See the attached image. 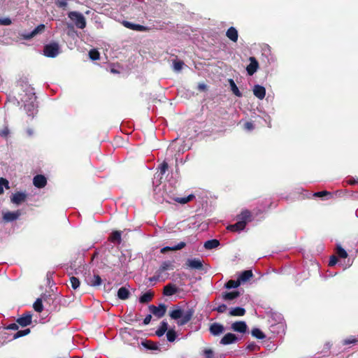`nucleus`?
Wrapping results in <instances>:
<instances>
[{
	"label": "nucleus",
	"mask_w": 358,
	"mask_h": 358,
	"mask_svg": "<svg viewBox=\"0 0 358 358\" xmlns=\"http://www.w3.org/2000/svg\"><path fill=\"white\" fill-rule=\"evenodd\" d=\"M194 311L191 309L185 310L178 308L171 310L169 315L173 320H178V325L182 326L191 320Z\"/></svg>",
	"instance_id": "obj_1"
},
{
	"label": "nucleus",
	"mask_w": 358,
	"mask_h": 358,
	"mask_svg": "<svg viewBox=\"0 0 358 358\" xmlns=\"http://www.w3.org/2000/svg\"><path fill=\"white\" fill-rule=\"evenodd\" d=\"M24 92V95L22 96L21 101L24 103V106L26 110H27L29 113V115H33L36 110V96H35V93L33 91H23Z\"/></svg>",
	"instance_id": "obj_2"
},
{
	"label": "nucleus",
	"mask_w": 358,
	"mask_h": 358,
	"mask_svg": "<svg viewBox=\"0 0 358 358\" xmlns=\"http://www.w3.org/2000/svg\"><path fill=\"white\" fill-rule=\"evenodd\" d=\"M68 17L74 23L75 26L80 29L86 27V20L84 15L78 11H70Z\"/></svg>",
	"instance_id": "obj_3"
},
{
	"label": "nucleus",
	"mask_w": 358,
	"mask_h": 358,
	"mask_svg": "<svg viewBox=\"0 0 358 358\" xmlns=\"http://www.w3.org/2000/svg\"><path fill=\"white\" fill-rule=\"evenodd\" d=\"M59 53V45L56 42H52L44 46L43 54L48 57L54 58Z\"/></svg>",
	"instance_id": "obj_4"
},
{
	"label": "nucleus",
	"mask_w": 358,
	"mask_h": 358,
	"mask_svg": "<svg viewBox=\"0 0 358 358\" xmlns=\"http://www.w3.org/2000/svg\"><path fill=\"white\" fill-rule=\"evenodd\" d=\"M150 311L158 318L163 317L166 311V306L164 304H160L159 306L151 305L149 306Z\"/></svg>",
	"instance_id": "obj_5"
},
{
	"label": "nucleus",
	"mask_w": 358,
	"mask_h": 358,
	"mask_svg": "<svg viewBox=\"0 0 358 358\" xmlns=\"http://www.w3.org/2000/svg\"><path fill=\"white\" fill-rule=\"evenodd\" d=\"M45 29V26L43 24H41L38 25L29 34H22V37L23 39L25 40H30L31 38H34L35 36L38 34H41L43 32H44Z\"/></svg>",
	"instance_id": "obj_6"
},
{
	"label": "nucleus",
	"mask_w": 358,
	"mask_h": 358,
	"mask_svg": "<svg viewBox=\"0 0 358 358\" xmlns=\"http://www.w3.org/2000/svg\"><path fill=\"white\" fill-rule=\"evenodd\" d=\"M21 215L20 210L15 212H6L3 214V218L6 222H12L17 220Z\"/></svg>",
	"instance_id": "obj_7"
},
{
	"label": "nucleus",
	"mask_w": 358,
	"mask_h": 358,
	"mask_svg": "<svg viewBox=\"0 0 358 358\" xmlns=\"http://www.w3.org/2000/svg\"><path fill=\"white\" fill-rule=\"evenodd\" d=\"M238 341V338L236 336L231 333H228L224 336V337L221 339L220 343L222 345H229L234 343H236Z\"/></svg>",
	"instance_id": "obj_8"
},
{
	"label": "nucleus",
	"mask_w": 358,
	"mask_h": 358,
	"mask_svg": "<svg viewBox=\"0 0 358 358\" xmlns=\"http://www.w3.org/2000/svg\"><path fill=\"white\" fill-rule=\"evenodd\" d=\"M231 329L234 331L245 333L247 330V324L243 321L236 322L231 324Z\"/></svg>",
	"instance_id": "obj_9"
},
{
	"label": "nucleus",
	"mask_w": 358,
	"mask_h": 358,
	"mask_svg": "<svg viewBox=\"0 0 358 358\" xmlns=\"http://www.w3.org/2000/svg\"><path fill=\"white\" fill-rule=\"evenodd\" d=\"M250 63L247 66L246 69H247L248 73L251 76L257 71L258 66H259V64L255 57H250Z\"/></svg>",
	"instance_id": "obj_10"
},
{
	"label": "nucleus",
	"mask_w": 358,
	"mask_h": 358,
	"mask_svg": "<svg viewBox=\"0 0 358 358\" xmlns=\"http://www.w3.org/2000/svg\"><path fill=\"white\" fill-rule=\"evenodd\" d=\"M224 331V327L219 323H213L210 327V331L214 336L220 335Z\"/></svg>",
	"instance_id": "obj_11"
},
{
	"label": "nucleus",
	"mask_w": 358,
	"mask_h": 358,
	"mask_svg": "<svg viewBox=\"0 0 358 358\" xmlns=\"http://www.w3.org/2000/svg\"><path fill=\"white\" fill-rule=\"evenodd\" d=\"M123 24L125 27L135 31H143L148 29V28L145 26L134 24L128 21H124Z\"/></svg>",
	"instance_id": "obj_12"
},
{
	"label": "nucleus",
	"mask_w": 358,
	"mask_h": 358,
	"mask_svg": "<svg viewBox=\"0 0 358 358\" xmlns=\"http://www.w3.org/2000/svg\"><path fill=\"white\" fill-rule=\"evenodd\" d=\"M186 264L188 267L193 269H201L203 266L201 261L199 259H189Z\"/></svg>",
	"instance_id": "obj_13"
},
{
	"label": "nucleus",
	"mask_w": 358,
	"mask_h": 358,
	"mask_svg": "<svg viewBox=\"0 0 358 358\" xmlns=\"http://www.w3.org/2000/svg\"><path fill=\"white\" fill-rule=\"evenodd\" d=\"M33 182L36 187L42 188L45 186L47 180L45 176L37 175L34 178Z\"/></svg>",
	"instance_id": "obj_14"
},
{
	"label": "nucleus",
	"mask_w": 358,
	"mask_h": 358,
	"mask_svg": "<svg viewBox=\"0 0 358 358\" xmlns=\"http://www.w3.org/2000/svg\"><path fill=\"white\" fill-rule=\"evenodd\" d=\"M226 36H227V38L229 39H230L233 42L236 43L238 41V31L234 27H231L227 29V31L226 32Z\"/></svg>",
	"instance_id": "obj_15"
},
{
	"label": "nucleus",
	"mask_w": 358,
	"mask_h": 358,
	"mask_svg": "<svg viewBox=\"0 0 358 358\" xmlns=\"http://www.w3.org/2000/svg\"><path fill=\"white\" fill-rule=\"evenodd\" d=\"M25 199H26V194H25L22 193V192H17V193L14 194L11 196L10 199H11V201L13 203L19 205L21 203L24 202L25 201Z\"/></svg>",
	"instance_id": "obj_16"
},
{
	"label": "nucleus",
	"mask_w": 358,
	"mask_h": 358,
	"mask_svg": "<svg viewBox=\"0 0 358 358\" xmlns=\"http://www.w3.org/2000/svg\"><path fill=\"white\" fill-rule=\"evenodd\" d=\"M245 227V221L238 220L236 224L227 227V229L231 231H240Z\"/></svg>",
	"instance_id": "obj_17"
},
{
	"label": "nucleus",
	"mask_w": 358,
	"mask_h": 358,
	"mask_svg": "<svg viewBox=\"0 0 358 358\" xmlns=\"http://www.w3.org/2000/svg\"><path fill=\"white\" fill-rule=\"evenodd\" d=\"M178 291V288L176 285L172 284H168L164 288V294L166 296H171L176 294Z\"/></svg>",
	"instance_id": "obj_18"
},
{
	"label": "nucleus",
	"mask_w": 358,
	"mask_h": 358,
	"mask_svg": "<svg viewBox=\"0 0 358 358\" xmlns=\"http://www.w3.org/2000/svg\"><path fill=\"white\" fill-rule=\"evenodd\" d=\"M17 323L22 327H26L31 322V315H26L17 319Z\"/></svg>",
	"instance_id": "obj_19"
},
{
	"label": "nucleus",
	"mask_w": 358,
	"mask_h": 358,
	"mask_svg": "<svg viewBox=\"0 0 358 358\" xmlns=\"http://www.w3.org/2000/svg\"><path fill=\"white\" fill-rule=\"evenodd\" d=\"M129 291L125 287H122L119 289L117 292V296L119 299L122 300H125L129 298Z\"/></svg>",
	"instance_id": "obj_20"
},
{
	"label": "nucleus",
	"mask_w": 358,
	"mask_h": 358,
	"mask_svg": "<svg viewBox=\"0 0 358 358\" xmlns=\"http://www.w3.org/2000/svg\"><path fill=\"white\" fill-rule=\"evenodd\" d=\"M252 277V272L250 270L244 271L241 273V275L238 277V280H241V282H246L249 279H250Z\"/></svg>",
	"instance_id": "obj_21"
},
{
	"label": "nucleus",
	"mask_w": 358,
	"mask_h": 358,
	"mask_svg": "<svg viewBox=\"0 0 358 358\" xmlns=\"http://www.w3.org/2000/svg\"><path fill=\"white\" fill-rule=\"evenodd\" d=\"M220 245V242L216 239L209 240L205 242L204 248L207 250L216 248Z\"/></svg>",
	"instance_id": "obj_22"
},
{
	"label": "nucleus",
	"mask_w": 358,
	"mask_h": 358,
	"mask_svg": "<svg viewBox=\"0 0 358 358\" xmlns=\"http://www.w3.org/2000/svg\"><path fill=\"white\" fill-rule=\"evenodd\" d=\"M245 313V309L240 307L231 308L229 311V315L231 316H243Z\"/></svg>",
	"instance_id": "obj_23"
},
{
	"label": "nucleus",
	"mask_w": 358,
	"mask_h": 358,
	"mask_svg": "<svg viewBox=\"0 0 358 358\" xmlns=\"http://www.w3.org/2000/svg\"><path fill=\"white\" fill-rule=\"evenodd\" d=\"M168 331V324L166 322L163 321L158 330L156 331V335L159 337L162 336L166 331Z\"/></svg>",
	"instance_id": "obj_24"
},
{
	"label": "nucleus",
	"mask_w": 358,
	"mask_h": 358,
	"mask_svg": "<svg viewBox=\"0 0 358 358\" xmlns=\"http://www.w3.org/2000/svg\"><path fill=\"white\" fill-rule=\"evenodd\" d=\"M251 213L248 210H243L238 216L240 221H245V224L250 221Z\"/></svg>",
	"instance_id": "obj_25"
},
{
	"label": "nucleus",
	"mask_w": 358,
	"mask_h": 358,
	"mask_svg": "<svg viewBox=\"0 0 358 358\" xmlns=\"http://www.w3.org/2000/svg\"><path fill=\"white\" fill-rule=\"evenodd\" d=\"M153 293L151 292H148L143 294L139 299V301L141 303H145L150 301L152 299Z\"/></svg>",
	"instance_id": "obj_26"
},
{
	"label": "nucleus",
	"mask_w": 358,
	"mask_h": 358,
	"mask_svg": "<svg viewBox=\"0 0 358 358\" xmlns=\"http://www.w3.org/2000/svg\"><path fill=\"white\" fill-rule=\"evenodd\" d=\"M101 283V279L99 275H93L90 280H88V284L92 286L100 285Z\"/></svg>",
	"instance_id": "obj_27"
},
{
	"label": "nucleus",
	"mask_w": 358,
	"mask_h": 358,
	"mask_svg": "<svg viewBox=\"0 0 358 358\" xmlns=\"http://www.w3.org/2000/svg\"><path fill=\"white\" fill-rule=\"evenodd\" d=\"M110 240L114 243H115V242H117L118 243H120L121 232L119 231H115L113 232L111 236H110Z\"/></svg>",
	"instance_id": "obj_28"
},
{
	"label": "nucleus",
	"mask_w": 358,
	"mask_h": 358,
	"mask_svg": "<svg viewBox=\"0 0 358 358\" xmlns=\"http://www.w3.org/2000/svg\"><path fill=\"white\" fill-rule=\"evenodd\" d=\"M239 296L238 292H227L225 293L223 295V299L224 300H232Z\"/></svg>",
	"instance_id": "obj_29"
},
{
	"label": "nucleus",
	"mask_w": 358,
	"mask_h": 358,
	"mask_svg": "<svg viewBox=\"0 0 358 358\" xmlns=\"http://www.w3.org/2000/svg\"><path fill=\"white\" fill-rule=\"evenodd\" d=\"M33 307L36 312L41 313L43 310V306L41 299H37V300L34 302Z\"/></svg>",
	"instance_id": "obj_30"
},
{
	"label": "nucleus",
	"mask_w": 358,
	"mask_h": 358,
	"mask_svg": "<svg viewBox=\"0 0 358 358\" xmlns=\"http://www.w3.org/2000/svg\"><path fill=\"white\" fill-rule=\"evenodd\" d=\"M240 285L241 280H238V279L237 280H230L227 282L226 287L228 289L236 288L240 286Z\"/></svg>",
	"instance_id": "obj_31"
},
{
	"label": "nucleus",
	"mask_w": 358,
	"mask_h": 358,
	"mask_svg": "<svg viewBox=\"0 0 358 358\" xmlns=\"http://www.w3.org/2000/svg\"><path fill=\"white\" fill-rule=\"evenodd\" d=\"M3 187L6 189H9V182L6 179L0 178V194H2L4 192Z\"/></svg>",
	"instance_id": "obj_32"
},
{
	"label": "nucleus",
	"mask_w": 358,
	"mask_h": 358,
	"mask_svg": "<svg viewBox=\"0 0 358 358\" xmlns=\"http://www.w3.org/2000/svg\"><path fill=\"white\" fill-rule=\"evenodd\" d=\"M166 338L169 342H173L176 338V333L173 329H169L166 332Z\"/></svg>",
	"instance_id": "obj_33"
},
{
	"label": "nucleus",
	"mask_w": 358,
	"mask_h": 358,
	"mask_svg": "<svg viewBox=\"0 0 358 358\" xmlns=\"http://www.w3.org/2000/svg\"><path fill=\"white\" fill-rule=\"evenodd\" d=\"M252 335L259 339H263L265 337L264 333L259 329H254L252 331Z\"/></svg>",
	"instance_id": "obj_34"
},
{
	"label": "nucleus",
	"mask_w": 358,
	"mask_h": 358,
	"mask_svg": "<svg viewBox=\"0 0 358 358\" xmlns=\"http://www.w3.org/2000/svg\"><path fill=\"white\" fill-rule=\"evenodd\" d=\"M193 198H194V195L190 194L187 197H183V198L177 197L174 200L180 203L184 204V203H186L190 201Z\"/></svg>",
	"instance_id": "obj_35"
},
{
	"label": "nucleus",
	"mask_w": 358,
	"mask_h": 358,
	"mask_svg": "<svg viewBox=\"0 0 358 358\" xmlns=\"http://www.w3.org/2000/svg\"><path fill=\"white\" fill-rule=\"evenodd\" d=\"M185 65V63L181 60H175L173 62V68L174 70L176 71H180L183 66Z\"/></svg>",
	"instance_id": "obj_36"
},
{
	"label": "nucleus",
	"mask_w": 358,
	"mask_h": 358,
	"mask_svg": "<svg viewBox=\"0 0 358 358\" xmlns=\"http://www.w3.org/2000/svg\"><path fill=\"white\" fill-rule=\"evenodd\" d=\"M70 283L72 288L74 289H77L80 286L79 280L74 276L70 278Z\"/></svg>",
	"instance_id": "obj_37"
},
{
	"label": "nucleus",
	"mask_w": 358,
	"mask_h": 358,
	"mask_svg": "<svg viewBox=\"0 0 358 358\" xmlns=\"http://www.w3.org/2000/svg\"><path fill=\"white\" fill-rule=\"evenodd\" d=\"M337 254L341 258H346L348 257L347 252L341 246H337Z\"/></svg>",
	"instance_id": "obj_38"
},
{
	"label": "nucleus",
	"mask_w": 358,
	"mask_h": 358,
	"mask_svg": "<svg viewBox=\"0 0 358 358\" xmlns=\"http://www.w3.org/2000/svg\"><path fill=\"white\" fill-rule=\"evenodd\" d=\"M89 55L92 60H97L100 57L99 52L96 50H91L89 52Z\"/></svg>",
	"instance_id": "obj_39"
},
{
	"label": "nucleus",
	"mask_w": 358,
	"mask_h": 358,
	"mask_svg": "<svg viewBox=\"0 0 358 358\" xmlns=\"http://www.w3.org/2000/svg\"><path fill=\"white\" fill-rule=\"evenodd\" d=\"M55 4L59 7L65 9L67 7L66 0H56Z\"/></svg>",
	"instance_id": "obj_40"
},
{
	"label": "nucleus",
	"mask_w": 358,
	"mask_h": 358,
	"mask_svg": "<svg viewBox=\"0 0 358 358\" xmlns=\"http://www.w3.org/2000/svg\"><path fill=\"white\" fill-rule=\"evenodd\" d=\"M29 332H30V330L29 329H27L23 331H19L14 335L13 337H14V338H17L19 337H21V336L28 334Z\"/></svg>",
	"instance_id": "obj_41"
},
{
	"label": "nucleus",
	"mask_w": 358,
	"mask_h": 358,
	"mask_svg": "<svg viewBox=\"0 0 358 358\" xmlns=\"http://www.w3.org/2000/svg\"><path fill=\"white\" fill-rule=\"evenodd\" d=\"M358 341V340L355 337H350L349 338L345 339L343 341V345H349V344H355Z\"/></svg>",
	"instance_id": "obj_42"
},
{
	"label": "nucleus",
	"mask_w": 358,
	"mask_h": 358,
	"mask_svg": "<svg viewBox=\"0 0 358 358\" xmlns=\"http://www.w3.org/2000/svg\"><path fill=\"white\" fill-rule=\"evenodd\" d=\"M254 94L259 98V99H262L264 98L266 95V91H253Z\"/></svg>",
	"instance_id": "obj_43"
},
{
	"label": "nucleus",
	"mask_w": 358,
	"mask_h": 358,
	"mask_svg": "<svg viewBox=\"0 0 358 358\" xmlns=\"http://www.w3.org/2000/svg\"><path fill=\"white\" fill-rule=\"evenodd\" d=\"M11 23H12L11 20L8 17L3 18V19L0 18V24L1 25L7 26V25H10Z\"/></svg>",
	"instance_id": "obj_44"
},
{
	"label": "nucleus",
	"mask_w": 358,
	"mask_h": 358,
	"mask_svg": "<svg viewBox=\"0 0 358 358\" xmlns=\"http://www.w3.org/2000/svg\"><path fill=\"white\" fill-rule=\"evenodd\" d=\"M244 129L247 131H252L254 129V125L252 122H247L244 124Z\"/></svg>",
	"instance_id": "obj_45"
},
{
	"label": "nucleus",
	"mask_w": 358,
	"mask_h": 358,
	"mask_svg": "<svg viewBox=\"0 0 358 358\" xmlns=\"http://www.w3.org/2000/svg\"><path fill=\"white\" fill-rule=\"evenodd\" d=\"M167 169H168V164L166 162H163L159 167L161 173L162 174L165 173Z\"/></svg>",
	"instance_id": "obj_46"
},
{
	"label": "nucleus",
	"mask_w": 358,
	"mask_h": 358,
	"mask_svg": "<svg viewBox=\"0 0 358 358\" xmlns=\"http://www.w3.org/2000/svg\"><path fill=\"white\" fill-rule=\"evenodd\" d=\"M228 83L231 87V90H238L233 79H228Z\"/></svg>",
	"instance_id": "obj_47"
},
{
	"label": "nucleus",
	"mask_w": 358,
	"mask_h": 358,
	"mask_svg": "<svg viewBox=\"0 0 358 358\" xmlns=\"http://www.w3.org/2000/svg\"><path fill=\"white\" fill-rule=\"evenodd\" d=\"M330 193L329 192L322 191V192H318L315 193L314 196H318V197H322V196H324L325 195H328Z\"/></svg>",
	"instance_id": "obj_48"
},
{
	"label": "nucleus",
	"mask_w": 358,
	"mask_h": 358,
	"mask_svg": "<svg viewBox=\"0 0 358 358\" xmlns=\"http://www.w3.org/2000/svg\"><path fill=\"white\" fill-rule=\"evenodd\" d=\"M185 246V243L184 242H180L177 245L173 247L174 250H178L182 249Z\"/></svg>",
	"instance_id": "obj_49"
},
{
	"label": "nucleus",
	"mask_w": 358,
	"mask_h": 358,
	"mask_svg": "<svg viewBox=\"0 0 358 358\" xmlns=\"http://www.w3.org/2000/svg\"><path fill=\"white\" fill-rule=\"evenodd\" d=\"M227 306H226V305H224V304H222V305L219 306L217 308V309H216V310H217V312H219V313H223V312H224V311L227 310Z\"/></svg>",
	"instance_id": "obj_50"
},
{
	"label": "nucleus",
	"mask_w": 358,
	"mask_h": 358,
	"mask_svg": "<svg viewBox=\"0 0 358 358\" xmlns=\"http://www.w3.org/2000/svg\"><path fill=\"white\" fill-rule=\"evenodd\" d=\"M337 262V259L336 257L333 256L331 257L330 260H329V266H334Z\"/></svg>",
	"instance_id": "obj_51"
},
{
	"label": "nucleus",
	"mask_w": 358,
	"mask_h": 358,
	"mask_svg": "<svg viewBox=\"0 0 358 358\" xmlns=\"http://www.w3.org/2000/svg\"><path fill=\"white\" fill-rule=\"evenodd\" d=\"M151 319H152V316H151V315H148L145 317V319H144V320H143V324H145V325H146V324H148L150 322Z\"/></svg>",
	"instance_id": "obj_52"
},
{
	"label": "nucleus",
	"mask_w": 358,
	"mask_h": 358,
	"mask_svg": "<svg viewBox=\"0 0 358 358\" xmlns=\"http://www.w3.org/2000/svg\"><path fill=\"white\" fill-rule=\"evenodd\" d=\"M204 353L206 356V358H213V351L211 350H206Z\"/></svg>",
	"instance_id": "obj_53"
},
{
	"label": "nucleus",
	"mask_w": 358,
	"mask_h": 358,
	"mask_svg": "<svg viewBox=\"0 0 358 358\" xmlns=\"http://www.w3.org/2000/svg\"><path fill=\"white\" fill-rule=\"evenodd\" d=\"M170 264L169 262H164L161 266L162 271H166L169 269Z\"/></svg>",
	"instance_id": "obj_54"
},
{
	"label": "nucleus",
	"mask_w": 358,
	"mask_h": 358,
	"mask_svg": "<svg viewBox=\"0 0 358 358\" xmlns=\"http://www.w3.org/2000/svg\"><path fill=\"white\" fill-rule=\"evenodd\" d=\"M18 83H19V85L21 87H28V84H27V80L24 81V80H20L18 81Z\"/></svg>",
	"instance_id": "obj_55"
},
{
	"label": "nucleus",
	"mask_w": 358,
	"mask_h": 358,
	"mask_svg": "<svg viewBox=\"0 0 358 358\" xmlns=\"http://www.w3.org/2000/svg\"><path fill=\"white\" fill-rule=\"evenodd\" d=\"M169 250H174L173 249V247L172 248H171V247H164V248H163L161 250V252L162 253H164L165 252L169 251Z\"/></svg>",
	"instance_id": "obj_56"
},
{
	"label": "nucleus",
	"mask_w": 358,
	"mask_h": 358,
	"mask_svg": "<svg viewBox=\"0 0 358 358\" xmlns=\"http://www.w3.org/2000/svg\"><path fill=\"white\" fill-rule=\"evenodd\" d=\"M18 328L17 325L16 324H10L8 327V329H13V330H15Z\"/></svg>",
	"instance_id": "obj_57"
},
{
	"label": "nucleus",
	"mask_w": 358,
	"mask_h": 358,
	"mask_svg": "<svg viewBox=\"0 0 358 358\" xmlns=\"http://www.w3.org/2000/svg\"><path fill=\"white\" fill-rule=\"evenodd\" d=\"M8 130L7 129H6L0 132V134L2 136H6L8 135Z\"/></svg>",
	"instance_id": "obj_58"
},
{
	"label": "nucleus",
	"mask_w": 358,
	"mask_h": 358,
	"mask_svg": "<svg viewBox=\"0 0 358 358\" xmlns=\"http://www.w3.org/2000/svg\"><path fill=\"white\" fill-rule=\"evenodd\" d=\"M253 90H265V88L261 85H256L254 86V88Z\"/></svg>",
	"instance_id": "obj_59"
},
{
	"label": "nucleus",
	"mask_w": 358,
	"mask_h": 358,
	"mask_svg": "<svg viewBox=\"0 0 358 358\" xmlns=\"http://www.w3.org/2000/svg\"><path fill=\"white\" fill-rule=\"evenodd\" d=\"M234 93L237 96H242V93H241V91H233Z\"/></svg>",
	"instance_id": "obj_60"
},
{
	"label": "nucleus",
	"mask_w": 358,
	"mask_h": 358,
	"mask_svg": "<svg viewBox=\"0 0 358 358\" xmlns=\"http://www.w3.org/2000/svg\"><path fill=\"white\" fill-rule=\"evenodd\" d=\"M348 182H349V184H350V185H354V184L357 183V181H355V180H350L348 181Z\"/></svg>",
	"instance_id": "obj_61"
},
{
	"label": "nucleus",
	"mask_w": 358,
	"mask_h": 358,
	"mask_svg": "<svg viewBox=\"0 0 358 358\" xmlns=\"http://www.w3.org/2000/svg\"><path fill=\"white\" fill-rule=\"evenodd\" d=\"M199 90H205L206 86L204 85H199Z\"/></svg>",
	"instance_id": "obj_62"
},
{
	"label": "nucleus",
	"mask_w": 358,
	"mask_h": 358,
	"mask_svg": "<svg viewBox=\"0 0 358 358\" xmlns=\"http://www.w3.org/2000/svg\"><path fill=\"white\" fill-rule=\"evenodd\" d=\"M148 348H150V349H156L155 347L152 346V345H150V346H147Z\"/></svg>",
	"instance_id": "obj_63"
}]
</instances>
